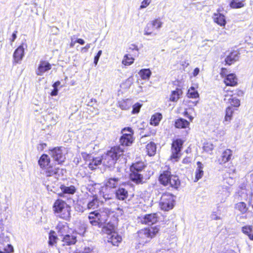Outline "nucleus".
<instances>
[{"label": "nucleus", "mask_w": 253, "mask_h": 253, "mask_svg": "<svg viewBox=\"0 0 253 253\" xmlns=\"http://www.w3.org/2000/svg\"><path fill=\"white\" fill-rule=\"evenodd\" d=\"M49 154L57 164L52 163L48 155L42 154L38 160L42 172V173L46 177L54 176L58 174L60 168L57 165H62L66 158L62 152V147H55L48 150Z\"/></svg>", "instance_id": "1"}, {"label": "nucleus", "mask_w": 253, "mask_h": 253, "mask_svg": "<svg viewBox=\"0 0 253 253\" xmlns=\"http://www.w3.org/2000/svg\"><path fill=\"white\" fill-rule=\"evenodd\" d=\"M159 181L161 184L168 186L172 190H178L181 185V181L179 177L172 174L171 169L169 166H166L159 176Z\"/></svg>", "instance_id": "2"}, {"label": "nucleus", "mask_w": 253, "mask_h": 253, "mask_svg": "<svg viewBox=\"0 0 253 253\" xmlns=\"http://www.w3.org/2000/svg\"><path fill=\"white\" fill-rule=\"evenodd\" d=\"M111 212L110 210L106 208L91 211L88 216L89 223L92 226L100 227L107 221Z\"/></svg>", "instance_id": "3"}, {"label": "nucleus", "mask_w": 253, "mask_h": 253, "mask_svg": "<svg viewBox=\"0 0 253 253\" xmlns=\"http://www.w3.org/2000/svg\"><path fill=\"white\" fill-rule=\"evenodd\" d=\"M160 228L158 226L151 227H145L137 232V241L140 246H144L150 242L159 233Z\"/></svg>", "instance_id": "4"}, {"label": "nucleus", "mask_w": 253, "mask_h": 253, "mask_svg": "<svg viewBox=\"0 0 253 253\" xmlns=\"http://www.w3.org/2000/svg\"><path fill=\"white\" fill-rule=\"evenodd\" d=\"M54 214L59 218L69 220L71 217V207L66 201L61 199H56L52 206Z\"/></svg>", "instance_id": "5"}, {"label": "nucleus", "mask_w": 253, "mask_h": 253, "mask_svg": "<svg viewBox=\"0 0 253 253\" xmlns=\"http://www.w3.org/2000/svg\"><path fill=\"white\" fill-rule=\"evenodd\" d=\"M185 140L181 138H174L172 140L170 147V155L169 160L172 162H177L179 161L182 153V149Z\"/></svg>", "instance_id": "6"}, {"label": "nucleus", "mask_w": 253, "mask_h": 253, "mask_svg": "<svg viewBox=\"0 0 253 253\" xmlns=\"http://www.w3.org/2000/svg\"><path fill=\"white\" fill-rule=\"evenodd\" d=\"M122 135L120 138V145L123 146H130L134 141V131L130 127H125L121 130Z\"/></svg>", "instance_id": "7"}, {"label": "nucleus", "mask_w": 253, "mask_h": 253, "mask_svg": "<svg viewBox=\"0 0 253 253\" xmlns=\"http://www.w3.org/2000/svg\"><path fill=\"white\" fill-rule=\"evenodd\" d=\"M127 53L125 54L122 61L125 66H129L134 63L135 58L139 55V49L138 46L132 44L128 48Z\"/></svg>", "instance_id": "8"}, {"label": "nucleus", "mask_w": 253, "mask_h": 253, "mask_svg": "<svg viewBox=\"0 0 253 253\" xmlns=\"http://www.w3.org/2000/svg\"><path fill=\"white\" fill-rule=\"evenodd\" d=\"M225 91L227 93L228 92H234L233 94L229 95L231 96V98L228 99V101L230 104V106H232V108L234 110H237L238 108H239L241 105V101L240 99H237L236 97H233V96L235 95L238 97L243 96L244 95V91L239 88H236L233 90L228 89Z\"/></svg>", "instance_id": "9"}, {"label": "nucleus", "mask_w": 253, "mask_h": 253, "mask_svg": "<svg viewBox=\"0 0 253 253\" xmlns=\"http://www.w3.org/2000/svg\"><path fill=\"white\" fill-rule=\"evenodd\" d=\"M82 156L85 164L91 170L96 169L102 164L101 157H93L90 154L86 153L82 154Z\"/></svg>", "instance_id": "10"}, {"label": "nucleus", "mask_w": 253, "mask_h": 253, "mask_svg": "<svg viewBox=\"0 0 253 253\" xmlns=\"http://www.w3.org/2000/svg\"><path fill=\"white\" fill-rule=\"evenodd\" d=\"M174 200L172 194L165 193L161 197L160 206L162 209L165 211H168L171 209L173 207Z\"/></svg>", "instance_id": "11"}, {"label": "nucleus", "mask_w": 253, "mask_h": 253, "mask_svg": "<svg viewBox=\"0 0 253 253\" xmlns=\"http://www.w3.org/2000/svg\"><path fill=\"white\" fill-rule=\"evenodd\" d=\"M26 43H22L14 50L13 54V64L20 63L25 55V47H27Z\"/></svg>", "instance_id": "12"}, {"label": "nucleus", "mask_w": 253, "mask_h": 253, "mask_svg": "<svg viewBox=\"0 0 253 253\" xmlns=\"http://www.w3.org/2000/svg\"><path fill=\"white\" fill-rule=\"evenodd\" d=\"M162 24L163 22L160 18H156L151 21L147 23L145 28L144 35L147 36L152 35L155 29H160L162 27Z\"/></svg>", "instance_id": "13"}, {"label": "nucleus", "mask_w": 253, "mask_h": 253, "mask_svg": "<svg viewBox=\"0 0 253 253\" xmlns=\"http://www.w3.org/2000/svg\"><path fill=\"white\" fill-rule=\"evenodd\" d=\"M106 152L117 163L120 158L123 155L124 150L120 145H115L111 147Z\"/></svg>", "instance_id": "14"}, {"label": "nucleus", "mask_w": 253, "mask_h": 253, "mask_svg": "<svg viewBox=\"0 0 253 253\" xmlns=\"http://www.w3.org/2000/svg\"><path fill=\"white\" fill-rule=\"evenodd\" d=\"M233 152L230 149H226L224 150L220 156L216 160L217 163L219 165H223L229 162L232 158Z\"/></svg>", "instance_id": "15"}, {"label": "nucleus", "mask_w": 253, "mask_h": 253, "mask_svg": "<svg viewBox=\"0 0 253 253\" xmlns=\"http://www.w3.org/2000/svg\"><path fill=\"white\" fill-rule=\"evenodd\" d=\"M223 83L226 86L235 87L238 84V79L234 73H230L223 78Z\"/></svg>", "instance_id": "16"}, {"label": "nucleus", "mask_w": 253, "mask_h": 253, "mask_svg": "<svg viewBox=\"0 0 253 253\" xmlns=\"http://www.w3.org/2000/svg\"><path fill=\"white\" fill-rule=\"evenodd\" d=\"M139 218L141 223L145 225H151L157 223L158 221V217L155 213L145 214Z\"/></svg>", "instance_id": "17"}, {"label": "nucleus", "mask_w": 253, "mask_h": 253, "mask_svg": "<svg viewBox=\"0 0 253 253\" xmlns=\"http://www.w3.org/2000/svg\"><path fill=\"white\" fill-rule=\"evenodd\" d=\"M239 53L236 50H232L226 56L224 60V65L230 66L234 64L239 59Z\"/></svg>", "instance_id": "18"}, {"label": "nucleus", "mask_w": 253, "mask_h": 253, "mask_svg": "<svg viewBox=\"0 0 253 253\" xmlns=\"http://www.w3.org/2000/svg\"><path fill=\"white\" fill-rule=\"evenodd\" d=\"M51 68V64L45 60H41L36 70L38 76H42L45 72L50 70Z\"/></svg>", "instance_id": "19"}, {"label": "nucleus", "mask_w": 253, "mask_h": 253, "mask_svg": "<svg viewBox=\"0 0 253 253\" xmlns=\"http://www.w3.org/2000/svg\"><path fill=\"white\" fill-rule=\"evenodd\" d=\"M102 164L107 168H111L115 166L116 162L110 157L108 153L106 152L101 156Z\"/></svg>", "instance_id": "20"}, {"label": "nucleus", "mask_w": 253, "mask_h": 253, "mask_svg": "<svg viewBox=\"0 0 253 253\" xmlns=\"http://www.w3.org/2000/svg\"><path fill=\"white\" fill-rule=\"evenodd\" d=\"M140 172L130 170L129 174L130 179L136 184H142L144 183L143 176Z\"/></svg>", "instance_id": "21"}, {"label": "nucleus", "mask_w": 253, "mask_h": 253, "mask_svg": "<svg viewBox=\"0 0 253 253\" xmlns=\"http://www.w3.org/2000/svg\"><path fill=\"white\" fill-rule=\"evenodd\" d=\"M61 241L63 246L74 245L77 242V236L74 234H66L63 236Z\"/></svg>", "instance_id": "22"}, {"label": "nucleus", "mask_w": 253, "mask_h": 253, "mask_svg": "<svg viewBox=\"0 0 253 253\" xmlns=\"http://www.w3.org/2000/svg\"><path fill=\"white\" fill-rule=\"evenodd\" d=\"M190 122L183 118H179L174 121V126L177 129L189 128Z\"/></svg>", "instance_id": "23"}, {"label": "nucleus", "mask_w": 253, "mask_h": 253, "mask_svg": "<svg viewBox=\"0 0 253 253\" xmlns=\"http://www.w3.org/2000/svg\"><path fill=\"white\" fill-rule=\"evenodd\" d=\"M183 94L182 88L177 87L175 90L171 91L169 101L172 102H176L180 98Z\"/></svg>", "instance_id": "24"}, {"label": "nucleus", "mask_w": 253, "mask_h": 253, "mask_svg": "<svg viewBox=\"0 0 253 253\" xmlns=\"http://www.w3.org/2000/svg\"><path fill=\"white\" fill-rule=\"evenodd\" d=\"M108 242L114 246H118L122 241V237L116 232H111L108 237Z\"/></svg>", "instance_id": "25"}, {"label": "nucleus", "mask_w": 253, "mask_h": 253, "mask_svg": "<svg viewBox=\"0 0 253 253\" xmlns=\"http://www.w3.org/2000/svg\"><path fill=\"white\" fill-rule=\"evenodd\" d=\"M213 20L214 22L221 27H224L226 24L225 16L220 13H214L213 15Z\"/></svg>", "instance_id": "26"}, {"label": "nucleus", "mask_w": 253, "mask_h": 253, "mask_svg": "<svg viewBox=\"0 0 253 253\" xmlns=\"http://www.w3.org/2000/svg\"><path fill=\"white\" fill-rule=\"evenodd\" d=\"M115 194L116 198L121 201L126 200L128 196L127 190L124 188H119L116 190Z\"/></svg>", "instance_id": "27"}, {"label": "nucleus", "mask_w": 253, "mask_h": 253, "mask_svg": "<svg viewBox=\"0 0 253 253\" xmlns=\"http://www.w3.org/2000/svg\"><path fill=\"white\" fill-rule=\"evenodd\" d=\"M162 119L163 115L162 113L159 112L155 113L151 116L150 120V124L155 126H158Z\"/></svg>", "instance_id": "28"}, {"label": "nucleus", "mask_w": 253, "mask_h": 253, "mask_svg": "<svg viewBox=\"0 0 253 253\" xmlns=\"http://www.w3.org/2000/svg\"><path fill=\"white\" fill-rule=\"evenodd\" d=\"M197 168L195 172V179L194 180V182L198 181L204 175V167L203 164L201 162L198 161L197 162Z\"/></svg>", "instance_id": "29"}, {"label": "nucleus", "mask_w": 253, "mask_h": 253, "mask_svg": "<svg viewBox=\"0 0 253 253\" xmlns=\"http://www.w3.org/2000/svg\"><path fill=\"white\" fill-rule=\"evenodd\" d=\"M236 111L232 106H227L225 110V116L223 122L227 123H230L232 120L234 111Z\"/></svg>", "instance_id": "30"}, {"label": "nucleus", "mask_w": 253, "mask_h": 253, "mask_svg": "<svg viewBox=\"0 0 253 253\" xmlns=\"http://www.w3.org/2000/svg\"><path fill=\"white\" fill-rule=\"evenodd\" d=\"M60 188L62 192V193H59L58 194V195L60 197H63V194H74L76 191L75 187L73 185H71L70 186L67 187L63 184H62L60 186Z\"/></svg>", "instance_id": "31"}, {"label": "nucleus", "mask_w": 253, "mask_h": 253, "mask_svg": "<svg viewBox=\"0 0 253 253\" xmlns=\"http://www.w3.org/2000/svg\"><path fill=\"white\" fill-rule=\"evenodd\" d=\"M246 5V0H231L229 3V6L232 9L242 8Z\"/></svg>", "instance_id": "32"}, {"label": "nucleus", "mask_w": 253, "mask_h": 253, "mask_svg": "<svg viewBox=\"0 0 253 253\" xmlns=\"http://www.w3.org/2000/svg\"><path fill=\"white\" fill-rule=\"evenodd\" d=\"M146 167V165L142 161H137L132 163L130 167V170L141 172Z\"/></svg>", "instance_id": "33"}, {"label": "nucleus", "mask_w": 253, "mask_h": 253, "mask_svg": "<svg viewBox=\"0 0 253 253\" xmlns=\"http://www.w3.org/2000/svg\"><path fill=\"white\" fill-rule=\"evenodd\" d=\"M119 180V178H109L106 181L105 186L109 189L116 188L118 185Z\"/></svg>", "instance_id": "34"}, {"label": "nucleus", "mask_w": 253, "mask_h": 253, "mask_svg": "<svg viewBox=\"0 0 253 253\" xmlns=\"http://www.w3.org/2000/svg\"><path fill=\"white\" fill-rule=\"evenodd\" d=\"M156 145L153 142H149L146 146V151L149 156H154L156 152Z\"/></svg>", "instance_id": "35"}, {"label": "nucleus", "mask_w": 253, "mask_h": 253, "mask_svg": "<svg viewBox=\"0 0 253 253\" xmlns=\"http://www.w3.org/2000/svg\"><path fill=\"white\" fill-rule=\"evenodd\" d=\"M252 225H246L242 227V232L247 235L249 238L253 241V230Z\"/></svg>", "instance_id": "36"}, {"label": "nucleus", "mask_w": 253, "mask_h": 253, "mask_svg": "<svg viewBox=\"0 0 253 253\" xmlns=\"http://www.w3.org/2000/svg\"><path fill=\"white\" fill-rule=\"evenodd\" d=\"M138 74L141 79L148 80L151 76L152 72L149 69H142L139 71Z\"/></svg>", "instance_id": "37"}, {"label": "nucleus", "mask_w": 253, "mask_h": 253, "mask_svg": "<svg viewBox=\"0 0 253 253\" xmlns=\"http://www.w3.org/2000/svg\"><path fill=\"white\" fill-rule=\"evenodd\" d=\"M235 209L240 211L241 214L245 213L248 211L246 204L243 202H239L235 205Z\"/></svg>", "instance_id": "38"}, {"label": "nucleus", "mask_w": 253, "mask_h": 253, "mask_svg": "<svg viewBox=\"0 0 253 253\" xmlns=\"http://www.w3.org/2000/svg\"><path fill=\"white\" fill-rule=\"evenodd\" d=\"M98 199L96 195H93L92 199L90 201L87 205V209L88 210L94 209L98 206Z\"/></svg>", "instance_id": "39"}, {"label": "nucleus", "mask_w": 253, "mask_h": 253, "mask_svg": "<svg viewBox=\"0 0 253 253\" xmlns=\"http://www.w3.org/2000/svg\"><path fill=\"white\" fill-rule=\"evenodd\" d=\"M58 237L55 232L53 230H50L48 236V244L50 246H53L57 243Z\"/></svg>", "instance_id": "40"}, {"label": "nucleus", "mask_w": 253, "mask_h": 253, "mask_svg": "<svg viewBox=\"0 0 253 253\" xmlns=\"http://www.w3.org/2000/svg\"><path fill=\"white\" fill-rule=\"evenodd\" d=\"M131 106L128 99H123L118 102V107L122 110H126L128 109Z\"/></svg>", "instance_id": "41"}, {"label": "nucleus", "mask_w": 253, "mask_h": 253, "mask_svg": "<svg viewBox=\"0 0 253 253\" xmlns=\"http://www.w3.org/2000/svg\"><path fill=\"white\" fill-rule=\"evenodd\" d=\"M187 96L190 98H197L199 96L198 91L195 89L194 87H191L188 90L187 93Z\"/></svg>", "instance_id": "42"}, {"label": "nucleus", "mask_w": 253, "mask_h": 253, "mask_svg": "<svg viewBox=\"0 0 253 253\" xmlns=\"http://www.w3.org/2000/svg\"><path fill=\"white\" fill-rule=\"evenodd\" d=\"M213 144L210 142H206L204 143L203 149L204 151L207 153H211L213 150Z\"/></svg>", "instance_id": "43"}, {"label": "nucleus", "mask_w": 253, "mask_h": 253, "mask_svg": "<svg viewBox=\"0 0 253 253\" xmlns=\"http://www.w3.org/2000/svg\"><path fill=\"white\" fill-rule=\"evenodd\" d=\"M142 105L138 102L135 103L132 106V110L131 111V113L132 114H137L139 112L140 109L142 107Z\"/></svg>", "instance_id": "44"}, {"label": "nucleus", "mask_w": 253, "mask_h": 253, "mask_svg": "<svg viewBox=\"0 0 253 253\" xmlns=\"http://www.w3.org/2000/svg\"><path fill=\"white\" fill-rule=\"evenodd\" d=\"M65 228H68L67 224H63L61 222L58 223L57 225L56 226V229L58 230V232L59 233H63L62 230Z\"/></svg>", "instance_id": "45"}, {"label": "nucleus", "mask_w": 253, "mask_h": 253, "mask_svg": "<svg viewBox=\"0 0 253 253\" xmlns=\"http://www.w3.org/2000/svg\"><path fill=\"white\" fill-rule=\"evenodd\" d=\"M4 253H12L14 252V249L13 246L8 244L7 246L4 249Z\"/></svg>", "instance_id": "46"}, {"label": "nucleus", "mask_w": 253, "mask_h": 253, "mask_svg": "<svg viewBox=\"0 0 253 253\" xmlns=\"http://www.w3.org/2000/svg\"><path fill=\"white\" fill-rule=\"evenodd\" d=\"M102 50H100L98 51L97 53L95 56V57L94 58V62H93L95 65H96L97 64L99 59L101 55L102 54Z\"/></svg>", "instance_id": "47"}, {"label": "nucleus", "mask_w": 253, "mask_h": 253, "mask_svg": "<svg viewBox=\"0 0 253 253\" xmlns=\"http://www.w3.org/2000/svg\"><path fill=\"white\" fill-rule=\"evenodd\" d=\"M228 70L226 68H221L220 72V75L221 78H224L225 76H226L227 74Z\"/></svg>", "instance_id": "48"}, {"label": "nucleus", "mask_w": 253, "mask_h": 253, "mask_svg": "<svg viewBox=\"0 0 253 253\" xmlns=\"http://www.w3.org/2000/svg\"><path fill=\"white\" fill-rule=\"evenodd\" d=\"M151 0H143L141 3L140 8H146L151 2Z\"/></svg>", "instance_id": "49"}, {"label": "nucleus", "mask_w": 253, "mask_h": 253, "mask_svg": "<svg viewBox=\"0 0 253 253\" xmlns=\"http://www.w3.org/2000/svg\"><path fill=\"white\" fill-rule=\"evenodd\" d=\"M183 115L189 119L188 121H189L190 123L193 121L194 119L193 117L189 115L186 109L183 112Z\"/></svg>", "instance_id": "50"}, {"label": "nucleus", "mask_w": 253, "mask_h": 253, "mask_svg": "<svg viewBox=\"0 0 253 253\" xmlns=\"http://www.w3.org/2000/svg\"><path fill=\"white\" fill-rule=\"evenodd\" d=\"M76 210L78 212H83L84 211L85 209L80 204H78L76 207Z\"/></svg>", "instance_id": "51"}, {"label": "nucleus", "mask_w": 253, "mask_h": 253, "mask_svg": "<svg viewBox=\"0 0 253 253\" xmlns=\"http://www.w3.org/2000/svg\"><path fill=\"white\" fill-rule=\"evenodd\" d=\"M17 33H18V32L16 30L14 31V32L12 33V37H11V38L10 39V42H11V44H12L13 43V42H14L15 40L16 39Z\"/></svg>", "instance_id": "52"}, {"label": "nucleus", "mask_w": 253, "mask_h": 253, "mask_svg": "<svg viewBox=\"0 0 253 253\" xmlns=\"http://www.w3.org/2000/svg\"><path fill=\"white\" fill-rule=\"evenodd\" d=\"M235 171H236V169L232 164H231V165L229 167V169L227 170V172L229 174H233V173H235Z\"/></svg>", "instance_id": "53"}, {"label": "nucleus", "mask_w": 253, "mask_h": 253, "mask_svg": "<svg viewBox=\"0 0 253 253\" xmlns=\"http://www.w3.org/2000/svg\"><path fill=\"white\" fill-rule=\"evenodd\" d=\"M190 162V158L187 156L184 158L182 161V163L184 164H188Z\"/></svg>", "instance_id": "54"}, {"label": "nucleus", "mask_w": 253, "mask_h": 253, "mask_svg": "<svg viewBox=\"0 0 253 253\" xmlns=\"http://www.w3.org/2000/svg\"><path fill=\"white\" fill-rule=\"evenodd\" d=\"M57 94H58V89L54 88V89L50 92V95L53 96H56Z\"/></svg>", "instance_id": "55"}, {"label": "nucleus", "mask_w": 253, "mask_h": 253, "mask_svg": "<svg viewBox=\"0 0 253 253\" xmlns=\"http://www.w3.org/2000/svg\"><path fill=\"white\" fill-rule=\"evenodd\" d=\"M200 72V70L198 68H196L194 69L193 72V76L194 77H196V76H197L199 73Z\"/></svg>", "instance_id": "56"}, {"label": "nucleus", "mask_w": 253, "mask_h": 253, "mask_svg": "<svg viewBox=\"0 0 253 253\" xmlns=\"http://www.w3.org/2000/svg\"><path fill=\"white\" fill-rule=\"evenodd\" d=\"M76 42L77 43H79V44H80L81 45H83L85 43L84 41L82 39H77L76 40Z\"/></svg>", "instance_id": "57"}, {"label": "nucleus", "mask_w": 253, "mask_h": 253, "mask_svg": "<svg viewBox=\"0 0 253 253\" xmlns=\"http://www.w3.org/2000/svg\"><path fill=\"white\" fill-rule=\"evenodd\" d=\"M155 134V131H150L149 133H147V134H144L143 135H142V137H147V136H151V135H154V134Z\"/></svg>", "instance_id": "58"}, {"label": "nucleus", "mask_w": 253, "mask_h": 253, "mask_svg": "<svg viewBox=\"0 0 253 253\" xmlns=\"http://www.w3.org/2000/svg\"><path fill=\"white\" fill-rule=\"evenodd\" d=\"M60 84V81H57L56 82H55L53 84V87L54 88H57V86Z\"/></svg>", "instance_id": "59"}, {"label": "nucleus", "mask_w": 253, "mask_h": 253, "mask_svg": "<svg viewBox=\"0 0 253 253\" xmlns=\"http://www.w3.org/2000/svg\"><path fill=\"white\" fill-rule=\"evenodd\" d=\"M89 48H90V44H87L84 47L82 48V51L84 50V51H86Z\"/></svg>", "instance_id": "60"}, {"label": "nucleus", "mask_w": 253, "mask_h": 253, "mask_svg": "<svg viewBox=\"0 0 253 253\" xmlns=\"http://www.w3.org/2000/svg\"><path fill=\"white\" fill-rule=\"evenodd\" d=\"M76 42V41H75V42H71L70 44V47H73L74 46Z\"/></svg>", "instance_id": "61"}, {"label": "nucleus", "mask_w": 253, "mask_h": 253, "mask_svg": "<svg viewBox=\"0 0 253 253\" xmlns=\"http://www.w3.org/2000/svg\"><path fill=\"white\" fill-rule=\"evenodd\" d=\"M252 207L253 208V199L251 201Z\"/></svg>", "instance_id": "62"}, {"label": "nucleus", "mask_w": 253, "mask_h": 253, "mask_svg": "<svg viewBox=\"0 0 253 253\" xmlns=\"http://www.w3.org/2000/svg\"><path fill=\"white\" fill-rule=\"evenodd\" d=\"M229 96V95H228V94H225V95H224V96H225V97H227V96Z\"/></svg>", "instance_id": "63"}, {"label": "nucleus", "mask_w": 253, "mask_h": 253, "mask_svg": "<svg viewBox=\"0 0 253 253\" xmlns=\"http://www.w3.org/2000/svg\"><path fill=\"white\" fill-rule=\"evenodd\" d=\"M0 253H4L2 251H0Z\"/></svg>", "instance_id": "64"}]
</instances>
